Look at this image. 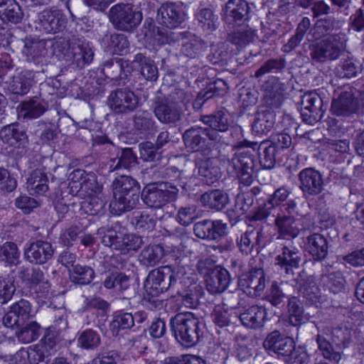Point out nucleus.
<instances>
[{
  "mask_svg": "<svg viewBox=\"0 0 364 364\" xmlns=\"http://www.w3.org/2000/svg\"><path fill=\"white\" fill-rule=\"evenodd\" d=\"M304 247L314 261L321 262L328 254L329 242L325 235L313 233L306 237Z\"/></svg>",
  "mask_w": 364,
  "mask_h": 364,
  "instance_id": "28",
  "label": "nucleus"
},
{
  "mask_svg": "<svg viewBox=\"0 0 364 364\" xmlns=\"http://www.w3.org/2000/svg\"><path fill=\"white\" fill-rule=\"evenodd\" d=\"M324 287L333 294H339L344 291L346 279L340 271L333 272L322 276Z\"/></svg>",
  "mask_w": 364,
  "mask_h": 364,
  "instance_id": "50",
  "label": "nucleus"
},
{
  "mask_svg": "<svg viewBox=\"0 0 364 364\" xmlns=\"http://www.w3.org/2000/svg\"><path fill=\"white\" fill-rule=\"evenodd\" d=\"M48 109V105L44 100L33 97L22 101L17 107L18 118L33 119L41 117Z\"/></svg>",
  "mask_w": 364,
  "mask_h": 364,
  "instance_id": "29",
  "label": "nucleus"
},
{
  "mask_svg": "<svg viewBox=\"0 0 364 364\" xmlns=\"http://www.w3.org/2000/svg\"><path fill=\"white\" fill-rule=\"evenodd\" d=\"M20 253L16 243L6 242L0 246V260L7 266L17 265L19 262Z\"/></svg>",
  "mask_w": 364,
  "mask_h": 364,
  "instance_id": "56",
  "label": "nucleus"
},
{
  "mask_svg": "<svg viewBox=\"0 0 364 364\" xmlns=\"http://www.w3.org/2000/svg\"><path fill=\"white\" fill-rule=\"evenodd\" d=\"M239 287L248 296H260L265 288V275L261 268H254L238 280Z\"/></svg>",
  "mask_w": 364,
  "mask_h": 364,
  "instance_id": "19",
  "label": "nucleus"
},
{
  "mask_svg": "<svg viewBox=\"0 0 364 364\" xmlns=\"http://www.w3.org/2000/svg\"><path fill=\"white\" fill-rule=\"evenodd\" d=\"M172 333L183 346L197 345L203 336L205 324L192 312L179 313L170 319Z\"/></svg>",
  "mask_w": 364,
  "mask_h": 364,
  "instance_id": "2",
  "label": "nucleus"
},
{
  "mask_svg": "<svg viewBox=\"0 0 364 364\" xmlns=\"http://www.w3.org/2000/svg\"><path fill=\"white\" fill-rule=\"evenodd\" d=\"M18 277L29 288L36 287L45 280L44 272L39 267L30 269L22 266L18 268Z\"/></svg>",
  "mask_w": 364,
  "mask_h": 364,
  "instance_id": "46",
  "label": "nucleus"
},
{
  "mask_svg": "<svg viewBox=\"0 0 364 364\" xmlns=\"http://www.w3.org/2000/svg\"><path fill=\"white\" fill-rule=\"evenodd\" d=\"M298 285V291L301 296L306 299L309 304H316L320 301V289L317 286L315 277L306 275L303 271L295 279Z\"/></svg>",
  "mask_w": 364,
  "mask_h": 364,
  "instance_id": "27",
  "label": "nucleus"
},
{
  "mask_svg": "<svg viewBox=\"0 0 364 364\" xmlns=\"http://www.w3.org/2000/svg\"><path fill=\"white\" fill-rule=\"evenodd\" d=\"M255 36V30L247 26L229 34L228 41L238 47H244L252 42Z\"/></svg>",
  "mask_w": 364,
  "mask_h": 364,
  "instance_id": "54",
  "label": "nucleus"
},
{
  "mask_svg": "<svg viewBox=\"0 0 364 364\" xmlns=\"http://www.w3.org/2000/svg\"><path fill=\"white\" fill-rule=\"evenodd\" d=\"M316 343L318 349L321 351L322 355L326 359H328L331 362L338 364L342 359V354L333 350L331 344L322 335L318 334L316 336Z\"/></svg>",
  "mask_w": 364,
  "mask_h": 364,
  "instance_id": "63",
  "label": "nucleus"
},
{
  "mask_svg": "<svg viewBox=\"0 0 364 364\" xmlns=\"http://www.w3.org/2000/svg\"><path fill=\"white\" fill-rule=\"evenodd\" d=\"M267 316L265 308L253 305L245 309L238 316L241 323L250 328H258L264 325Z\"/></svg>",
  "mask_w": 364,
  "mask_h": 364,
  "instance_id": "31",
  "label": "nucleus"
},
{
  "mask_svg": "<svg viewBox=\"0 0 364 364\" xmlns=\"http://www.w3.org/2000/svg\"><path fill=\"white\" fill-rule=\"evenodd\" d=\"M107 46L113 50V52L123 55L128 52L129 42L125 35L114 33L109 36Z\"/></svg>",
  "mask_w": 364,
  "mask_h": 364,
  "instance_id": "64",
  "label": "nucleus"
},
{
  "mask_svg": "<svg viewBox=\"0 0 364 364\" xmlns=\"http://www.w3.org/2000/svg\"><path fill=\"white\" fill-rule=\"evenodd\" d=\"M200 120L208 127L206 130L213 132L214 135H217L219 139L215 141V144L223 142L222 134L227 132L230 127L228 114L224 110H218L209 115H203Z\"/></svg>",
  "mask_w": 364,
  "mask_h": 364,
  "instance_id": "26",
  "label": "nucleus"
},
{
  "mask_svg": "<svg viewBox=\"0 0 364 364\" xmlns=\"http://www.w3.org/2000/svg\"><path fill=\"white\" fill-rule=\"evenodd\" d=\"M34 82V73L29 70H16L10 82V89L14 94L26 95Z\"/></svg>",
  "mask_w": 364,
  "mask_h": 364,
  "instance_id": "33",
  "label": "nucleus"
},
{
  "mask_svg": "<svg viewBox=\"0 0 364 364\" xmlns=\"http://www.w3.org/2000/svg\"><path fill=\"white\" fill-rule=\"evenodd\" d=\"M131 223L135 229L140 232L152 230L156 223V216L146 210L134 211L132 213Z\"/></svg>",
  "mask_w": 364,
  "mask_h": 364,
  "instance_id": "44",
  "label": "nucleus"
},
{
  "mask_svg": "<svg viewBox=\"0 0 364 364\" xmlns=\"http://www.w3.org/2000/svg\"><path fill=\"white\" fill-rule=\"evenodd\" d=\"M113 199L110 203L112 212L116 215L130 211L139 203L140 185L130 176L120 175L112 183Z\"/></svg>",
  "mask_w": 364,
  "mask_h": 364,
  "instance_id": "1",
  "label": "nucleus"
},
{
  "mask_svg": "<svg viewBox=\"0 0 364 364\" xmlns=\"http://www.w3.org/2000/svg\"><path fill=\"white\" fill-rule=\"evenodd\" d=\"M198 174L207 184H212L220 177V171L218 166L213 165L210 158L201 161L198 165Z\"/></svg>",
  "mask_w": 364,
  "mask_h": 364,
  "instance_id": "53",
  "label": "nucleus"
},
{
  "mask_svg": "<svg viewBox=\"0 0 364 364\" xmlns=\"http://www.w3.org/2000/svg\"><path fill=\"white\" fill-rule=\"evenodd\" d=\"M164 256V248L160 245H149L146 246L138 256L140 264L149 267L159 263Z\"/></svg>",
  "mask_w": 364,
  "mask_h": 364,
  "instance_id": "43",
  "label": "nucleus"
},
{
  "mask_svg": "<svg viewBox=\"0 0 364 364\" xmlns=\"http://www.w3.org/2000/svg\"><path fill=\"white\" fill-rule=\"evenodd\" d=\"M107 105L116 114H129L137 109L139 99L131 90L118 88L110 92Z\"/></svg>",
  "mask_w": 364,
  "mask_h": 364,
  "instance_id": "12",
  "label": "nucleus"
},
{
  "mask_svg": "<svg viewBox=\"0 0 364 364\" xmlns=\"http://www.w3.org/2000/svg\"><path fill=\"white\" fill-rule=\"evenodd\" d=\"M275 121L276 114L274 111L268 108H262L255 114L252 129L258 134H266L274 127Z\"/></svg>",
  "mask_w": 364,
  "mask_h": 364,
  "instance_id": "35",
  "label": "nucleus"
},
{
  "mask_svg": "<svg viewBox=\"0 0 364 364\" xmlns=\"http://www.w3.org/2000/svg\"><path fill=\"white\" fill-rule=\"evenodd\" d=\"M53 254L54 249L51 243L42 240L31 242L23 252L25 259L34 264H46L53 257Z\"/></svg>",
  "mask_w": 364,
  "mask_h": 364,
  "instance_id": "21",
  "label": "nucleus"
},
{
  "mask_svg": "<svg viewBox=\"0 0 364 364\" xmlns=\"http://www.w3.org/2000/svg\"><path fill=\"white\" fill-rule=\"evenodd\" d=\"M200 200L204 207L220 211L228 203L229 197L225 192L215 189L201 195Z\"/></svg>",
  "mask_w": 364,
  "mask_h": 364,
  "instance_id": "38",
  "label": "nucleus"
},
{
  "mask_svg": "<svg viewBox=\"0 0 364 364\" xmlns=\"http://www.w3.org/2000/svg\"><path fill=\"white\" fill-rule=\"evenodd\" d=\"M284 91L280 83H275L271 89L266 90L264 101L270 109L279 108L284 101Z\"/></svg>",
  "mask_w": 364,
  "mask_h": 364,
  "instance_id": "57",
  "label": "nucleus"
},
{
  "mask_svg": "<svg viewBox=\"0 0 364 364\" xmlns=\"http://www.w3.org/2000/svg\"><path fill=\"white\" fill-rule=\"evenodd\" d=\"M219 156L221 160L228 161L241 183L250 186L252 183L255 159L251 151H237L231 158L222 154H220Z\"/></svg>",
  "mask_w": 364,
  "mask_h": 364,
  "instance_id": "10",
  "label": "nucleus"
},
{
  "mask_svg": "<svg viewBox=\"0 0 364 364\" xmlns=\"http://www.w3.org/2000/svg\"><path fill=\"white\" fill-rule=\"evenodd\" d=\"M182 139L188 151L208 156L211 152L212 143L218 141L219 137L213 132L207 131L206 127L193 126L183 132Z\"/></svg>",
  "mask_w": 364,
  "mask_h": 364,
  "instance_id": "8",
  "label": "nucleus"
},
{
  "mask_svg": "<svg viewBox=\"0 0 364 364\" xmlns=\"http://www.w3.org/2000/svg\"><path fill=\"white\" fill-rule=\"evenodd\" d=\"M198 26L205 31L213 32L218 26V18L210 9H200L196 15Z\"/></svg>",
  "mask_w": 364,
  "mask_h": 364,
  "instance_id": "52",
  "label": "nucleus"
},
{
  "mask_svg": "<svg viewBox=\"0 0 364 364\" xmlns=\"http://www.w3.org/2000/svg\"><path fill=\"white\" fill-rule=\"evenodd\" d=\"M134 326L132 314L120 312L116 314L110 323V330L113 334H118L120 329H129Z\"/></svg>",
  "mask_w": 364,
  "mask_h": 364,
  "instance_id": "62",
  "label": "nucleus"
},
{
  "mask_svg": "<svg viewBox=\"0 0 364 364\" xmlns=\"http://www.w3.org/2000/svg\"><path fill=\"white\" fill-rule=\"evenodd\" d=\"M274 225L277 228V239L291 241V239L296 237L299 233V229L296 226L295 219L291 216L278 213L274 220Z\"/></svg>",
  "mask_w": 364,
  "mask_h": 364,
  "instance_id": "34",
  "label": "nucleus"
},
{
  "mask_svg": "<svg viewBox=\"0 0 364 364\" xmlns=\"http://www.w3.org/2000/svg\"><path fill=\"white\" fill-rule=\"evenodd\" d=\"M108 18L117 30L132 33L141 23L142 14L132 4L121 3L109 9Z\"/></svg>",
  "mask_w": 364,
  "mask_h": 364,
  "instance_id": "5",
  "label": "nucleus"
},
{
  "mask_svg": "<svg viewBox=\"0 0 364 364\" xmlns=\"http://www.w3.org/2000/svg\"><path fill=\"white\" fill-rule=\"evenodd\" d=\"M46 44L43 40L26 38L22 53L26 57L27 61L36 64L41 62L46 54Z\"/></svg>",
  "mask_w": 364,
  "mask_h": 364,
  "instance_id": "36",
  "label": "nucleus"
},
{
  "mask_svg": "<svg viewBox=\"0 0 364 364\" xmlns=\"http://www.w3.org/2000/svg\"><path fill=\"white\" fill-rule=\"evenodd\" d=\"M67 22L65 16L60 10H44L38 14L36 21L37 28L49 34L63 31Z\"/></svg>",
  "mask_w": 364,
  "mask_h": 364,
  "instance_id": "16",
  "label": "nucleus"
},
{
  "mask_svg": "<svg viewBox=\"0 0 364 364\" xmlns=\"http://www.w3.org/2000/svg\"><path fill=\"white\" fill-rule=\"evenodd\" d=\"M77 343L80 347L85 350H95L101 343L100 334L91 328L82 331L77 338Z\"/></svg>",
  "mask_w": 364,
  "mask_h": 364,
  "instance_id": "58",
  "label": "nucleus"
},
{
  "mask_svg": "<svg viewBox=\"0 0 364 364\" xmlns=\"http://www.w3.org/2000/svg\"><path fill=\"white\" fill-rule=\"evenodd\" d=\"M128 61L122 58H112L105 61L103 64L102 72L103 73L111 80H117V78L122 79V73L124 76H127V72L130 73L129 70H125L128 68Z\"/></svg>",
  "mask_w": 364,
  "mask_h": 364,
  "instance_id": "45",
  "label": "nucleus"
},
{
  "mask_svg": "<svg viewBox=\"0 0 364 364\" xmlns=\"http://www.w3.org/2000/svg\"><path fill=\"white\" fill-rule=\"evenodd\" d=\"M262 228L250 229L237 239V245L243 255H257L264 246V235Z\"/></svg>",
  "mask_w": 364,
  "mask_h": 364,
  "instance_id": "18",
  "label": "nucleus"
},
{
  "mask_svg": "<svg viewBox=\"0 0 364 364\" xmlns=\"http://www.w3.org/2000/svg\"><path fill=\"white\" fill-rule=\"evenodd\" d=\"M130 277L123 272H112L106 275L102 284L107 289L117 287L118 291L124 294L130 287Z\"/></svg>",
  "mask_w": 364,
  "mask_h": 364,
  "instance_id": "47",
  "label": "nucleus"
},
{
  "mask_svg": "<svg viewBox=\"0 0 364 364\" xmlns=\"http://www.w3.org/2000/svg\"><path fill=\"white\" fill-rule=\"evenodd\" d=\"M23 12L16 0H0V18L14 24L21 22Z\"/></svg>",
  "mask_w": 364,
  "mask_h": 364,
  "instance_id": "37",
  "label": "nucleus"
},
{
  "mask_svg": "<svg viewBox=\"0 0 364 364\" xmlns=\"http://www.w3.org/2000/svg\"><path fill=\"white\" fill-rule=\"evenodd\" d=\"M193 232L198 238L217 240L228 235V226L220 220H203L195 223Z\"/></svg>",
  "mask_w": 364,
  "mask_h": 364,
  "instance_id": "17",
  "label": "nucleus"
},
{
  "mask_svg": "<svg viewBox=\"0 0 364 364\" xmlns=\"http://www.w3.org/2000/svg\"><path fill=\"white\" fill-rule=\"evenodd\" d=\"M156 19L165 27L177 28L183 21V14L175 3H165L158 9Z\"/></svg>",
  "mask_w": 364,
  "mask_h": 364,
  "instance_id": "30",
  "label": "nucleus"
},
{
  "mask_svg": "<svg viewBox=\"0 0 364 364\" xmlns=\"http://www.w3.org/2000/svg\"><path fill=\"white\" fill-rule=\"evenodd\" d=\"M251 147L258 151L259 162L261 166L265 169H271L276 164V154L278 151L267 141H263L259 144L257 142L247 140L240 142L235 147Z\"/></svg>",
  "mask_w": 364,
  "mask_h": 364,
  "instance_id": "25",
  "label": "nucleus"
},
{
  "mask_svg": "<svg viewBox=\"0 0 364 364\" xmlns=\"http://www.w3.org/2000/svg\"><path fill=\"white\" fill-rule=\"evenodd\" d=\"M292 243V241H287L275 258L276 264L287 274H293L294 269H297L301 261V253Z\"/></svg>",
  "mask_w": 364,
  "mask_h": 364,
  "instance_id": "22",
  "label": "nucleus"
},
{
  "mask_svg": "<svg viewBox=\"0 0 364 364\" xmlns=\"http://www.w3.org/2000/svg\"><path fill=\"white\" fill-rule=\"evenodd\" d=\"M28 191L33 194H43L48 190V178L46 173L40 169L33 171L26 181Z\"/></svg>",
  "mask_w": 364,
  "mask_h": 364,
  "instance_id": "42",
  "label": "nucleus"
},
{
  "mask_svg": "<svg viewBox=\"0 0 364 364\" xmlns=\"http://www.w3.org/2000/svg\"><path fill=\"white\" fill-rule=\"evenodd\" d=\"M195 243L193 239L187 238L179 244L175 246L171 257H173L174 264H173L174 269H178L179 273V268H184L188 265V255L193 253V245Z\"/></svg>",
  "mask_w": 364,
  "mask_h": 364,
  "instance_id": "40",
  "label": "nucleus"
},
{
  "mask_svg": "<svg viewBox=\"0 0 364 364\" xmlns=\"http://www.w3.org/2000/svg\"><path fill=\"white\" fill-rule=\"evenodd\" d=\"M41 333V327L36 321L26 322L19 328L16 335L18 339L25 343L37 340Z\"/></svg>",
  "mask_w": 364,
  "mask_h": 364,
  "instance_id": "51",
  "label": "nucleus"
},
{
  "mask_svg": "<svg viewBox=\"0 0 364 364\" xmlns=\"http://www.w3.org/2000/svg\"><path fill=\"white\" fill-rule=\"evenodd\" d=\"M299 188L305 198L314 197L324 190V179L314 168H305L298 174Z\"/></svg>",
  "mask_w": 364,
  "mask_h": 364,
  "instance_id": "13",
  "label": "nucleus"
},
{
  "mask_svg": "<svg viewBox=\"0 0 364 364\" xmlns=\"http://www.w3.org/2000/svg\"><path fill=\"white\" fill-rule=\"evenodd\" d=\"M323 101L321 97L314 92H306L301 96V117L308 124H314L322 118Z\"/></svg>",
  "mask_w": 364,
  "mask_h": 364,
  "instance_id": "15",
  "label": "nucleus"
},
{
  "mask_svg": "<svg viewBox=\"0 0 364 364\" xmlns=\"http://www.w3.org/2000/svg\"><path fill=\"white\" fill-rule=\"evenodd\" d=\"M175 270L173 264L151 270L144 283V287L149 294L156 296L167 291L176 282Z\"/></svg>",
  "mask_w": 364,
  "mask_h": 364,
  "instance_id": "11",
  "label": "nucleus"
},
{
  "mask_svg": "<svg viewBox=\"0 0 364 364\" xmlns=\"http://www.w3.org/2000/svg\"><path fill=\"white\" fill-rule=\"evenodd\" d=\"M82 179V181L80 182L78 190L80 195L86 194L87 196H92L102 193L103 186L101 183H98L95 173H86Z\"/></svg>",
  "mask_w": 364,
  "mask_h": 364,
  "instance_id": "55",
  "label": "nucleus"
},
{
  "mask_svg": "<svg viewBox=\"0 0 364 364\" xmlns=\"http://www.w3.org/2000/svg\"><path fill=\"white\" fill-rule=\"evenodd\" d=\"M358 71L359 67L350 57L342 60L336 68V75L341 78L355 77Z\"/></svg>",
  "mask_w": 364,
  "mask_h": 364,
  "instance_id": "60",
  "label": "nucleus"
},
{
  "mask_svg": "<svg viewBox=\"0 0 364 364\" xmlns=\"http://www.w3.org/2000/svg\"><path fill=\"white\" fill-rule=\"evenodd\" d=\"M346 35L339 33L309 44V55L314 63L324 64L338 60L346 48Z\"/></svg>",
  "mask_w": 364,
  "mask_h": 364,
  "instance_id": "3",
  "label": "nucleus"
},
{
  "mask_svg": "<svg viewBox=\"0 0 364 364\" xmlns=\"http://www.w3.org/2000/svg\"><path fill=\"white\" fill-rule=\"evenodd\" d=\"M291 193V191L284 186L276 189L267 201L258 208L252 216V220L257 221L267 219L276 207L287 201Z\"/></svg>",
  "mask_w": 364,
  "mask_h": 364,
  "instance_id": "24",
  "label": "nucleus"
},
{
  "mask_svg": "<svg viewBox=\"0 0 364 364\" xmlns=\"http://www.w3.org/2000/svg\"><path fill=\"white\" fill-rule=\"evenodd\" d=\"M178 194V189L175 186L168 183H153L144 187L141 198L147 206L161 208L168 203L175 201Z\"/></svg>",
  "mask_w": 364,
  "mask_h": 364,
  "instance_id": "7",
  "label": "nucleus"
},
{
  "mask_svg": "<svg viewBox=\"0 0 364 364\" xmlns=\"http://www.w3.org/2000/svg\"><path fill=\"white\" fill-rule=\"evenodd\" d=\"M197 269L204 277L206 289L210 293L220 294L228 287L230 282L229 272L221 266L215 265L211 259L200 260Z\"/></svg>",
  "mask_w": 364,
  "mask_h": 364,
  "instance_id": "4",
  "label": "nucleus"
},
{
  "mask_svg": "<svg viewBox=\"0 0 364 364\" xmlns=\"http://www.w3.org/2000/svg\"><path fill=\"white\" fill-rule=\"evenodd\" d=\"M228 90L227 83L223 80L217 79L210 82L198 94L193 102V107L199 109L208 100L225 95Z\"/></svg>",
  "mask_w": 364,
  "mask_h": 364,
  "instance_id": "32",
  "label": "nucleus"
},
{
  "mask_svg": "<svg viewBox=\"0 0 364 364\" xmlns=\"http://www.w3.org/2000/svg\"><path fill=\"white\" fill-rule=\"evenodd\" d=\"M295 346L293 338L281 333L279 331L268 333L263 341V347L269 354L274 353L284 360H287Z\"/></svg>",
  "mask_w": 364,
  "mask_h": 364,
  "instance_id": "14",
  "label": "nucleus"
},
{
  "mask_svg": "<svg viewBox=\"0 0 364 364\" xmlns=\"http://www.w3.org/2000/svg\"><path fill=\"white\" fill-rule=\"evenodd\" d=\"M331 111L337 116L349 117L359 111V103L356 100L353 89L341 92L331 103Z\"/></svg>",
  "mask_w": 364,
  "mask_h": 364,
  "instance_id": "23",
  "label": "nucleus"
},
{
  "mask_svg": "<svg viewBox=\"0 0 364 364\" xmlns=\"http://www.w3.org/2000/svg\"><path fill=\"white\" fill-rule=\"evenodd\" d=\"M287 309L289 314V322L294 326H300L305 323L307 317L304 314V309L301 301L296 296H291L288 300Z\"/></svg>",
  "mask_w": 364,
  "mask_h": 364,
  "instance_id": "48",
  "label": "nucleus"
},
{
  "mask_svg": "<svg viewBox=\"0 0 364 364\" xmlns=\"http://www.w3.org/2000/svg\"><path fill=\"white\" fill-rule=\"evenodd\" d=\"M95 277L94 269L86 265L75 264L73 266L71 280L73 282L86 285L90 284Z\"/></svg>",
  "mask_w": 364,
  "mask_h": 364,
  "instance_id": "59",
  "label": "nucleus"
},
{
  "mask_svg": "<svg viewBox=\"0 0 364 364\" xmlns=\"http://www.w3.org/2000/svg\"><path fill=\"white\" fill-rule=\"evenodd\" d=\"M15 278L12 275L0 277V304H4L9 301L16 290Z\"/></svg>",
  "mask_w": 364,
  "mask_h": 364,
  "instance_id": "61",
  "label": "nucleus"
},
{
  "mask_svg": "<svg viewBox=\"0 0 364 364\" xmlns=\"http://www.w3.org/2000/svg\"><path fill=\"white\" fill-rule=\"evenodd\" d=\"M132 63L136 65L140 69L141 75L146 80L155 82L159 77L158 68L154 61L144 53H136Z\"/></svg>",
  "mask_w": 364,
  "mask_h": 364,
  "instance_id": "39",
  "label": "nucleus"
},
{
  "mask_svg": "<svg viewBox=\"0 0 364 364\" xmlns=\"http://www.w3.org/2000/svg\"><path fill=\"white\" fill-rule=\"evenodd\" d=\"M251 8L245 0H229L225 9L224 20L230 25L245 24L250 18Z\"/></svg>",
  "mask_w": 364,
  "mask_h": 364,
  "instance_id": "20",
  "label": "nucleus"
},
{
  "mask_svg": "<svg viewBox=\"0 0 364 364\" xmlns=\"http://www.w3.org/2000/svg\"><path fill=\"white\" fill-rule=\"evenodd\" d=\"M0 138L4 143L16 146L17 143L26 139V134L19 128L18 124H11L1 128Z\"/></svg>",
  "mask_w": 364,
  "mask_h": 364,
  "instance_id": "49",
  "label": "nucleus"
},
{
  "mask_svg": "<svg viewBox=\"0 0 364 364\" xmlns=\"http://www.w3.org/2000/svg\"><path fill=\"white\" fill-rule=\"evenodd\" d=\"M133 127L141 134H151L156 130V122L147 110H139L132 117Z\"/></svg>",
  "mask_w": 364,
  "mask_h": 364,
  "instance_id": "41",
  "label": "nucleus"
},
{
  "mask_svg": "<svg viewBox=\"0 0 364 364\" xmlns=\"http://www.w3.org/2000/svg\"><path fill=\"white\" fill-rule=\"evenodd\" d=\"M153 113L160 123L168 125L179 122L183 114L179 104L160 91L153 100Z\"/></svg>",
  "mask_w": 364,
  "mask_h": 364,
  "instance_id": "9",
  "label": "nucleus"
},
{
  "mask_svg": "<svg viewBox=\"0 0 364 364\" xmlns=\"http://www.w3.org/2000/svg\"><path fill=\"white\" fill-rule=\"evenodd\" d=\"M56 48L62 53L64 59L79 68L90 64L94 56V53L88 43L79 38L65 39L56 43Z\"/></svg>",
  "mask_w": 364,
  "mask_h": 364,
  "instance_id": "6",
  "label": "nucleus"
}]
</instances>
